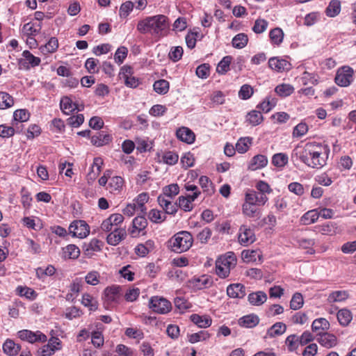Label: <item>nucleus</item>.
Here are the masks:
<instances>
[{
    "label": "nucleus",
    "mask_w": 356,
    "mask_h": 356,
    "mask_svg": "<svg viewBox=\"0 0 356 356\" xmlns=\"http://www.w3.org/2000/svg\"><path fill=\"white\" fill-rule=\"evenodd\" d=\"M299 339L296 334H291L287 337L285 343L289 352L295 351L298 347Z\"/></svg>",
    "instance_id": "63"
},
{
    "label": "nucleus",
    "mask_w": 356,
    "mask_h": 356,
    "mask_svg": "<svg viewBox=\"0 0 356 356\" xmlns=\"http://www.w3.org/2000/svg\"><path fill=\"white\" fill-rule=\"evenodd\" d=\"M193 243L192 234L187 231H181L175 234L168 241V246L177 253L188 250Z\"/></svg>",
    "instance_id": "3"
},
{
    "label": "nucleus",
    "mask_w": 356,
    "mask_h": 356,
    "mask_svg": "<svg viewBox=\"0 0 356 356\" xmlns=\"http://www.w3.org/2000/svg\"><path fill=\"white\" fill-rule=\"evenodd\" d=\"M210 334L207 331H200L197 333H193L188 335V341L191 343H195L201 341H205L209 339Z\"/></svg>",
    "instance_id": "56"
},
{
    "label": "nucleus",
    "mask_w": 356,
    "mask_h": 356,
    "mask_svg": "<svg viewBox=\"0 0 356 356\" xmlns=\"http://www.w3.org/2000/svg\"><path fill=\"white\" fill-rule=\"evenodd\" d=\"M149 200V195L147 193H142L139 194L136 199L134 200L133 202L136 204L138 209H140V214L146 213V207L145 204Z\"/></svg>",
    "instance_id": "39"
},
{
    "label": "nucleus",
    "mask_w": 356,
    "mask_h": 356,
    "mask_svg": "<svg viewBox=\"0 0 356 356\" xmlns=\"http://www.w3.org/2000/svg\"><path fill=\"white\" fill-rule=\"evenodd\" d=\"M304 299L300 293H295L290 301V308L293 310H298L302 307Z\"/></svg>",
    "instance_id": "51"
},
{
    "label": "nucleus",
    "mask_w": 356,
    "mask_h": 356,
    "mask_svg": "<svg viewBox=\"0 0 356 356\" xmlns=\"http://www.w3.org/2000/svg\"><path fill=\"white\" fill-rule=\"evenodd\" d=\"M56 273V268L52 265H48L46 268L38 267L35 269L36 277L42 281H44L47 276H52Z\"/></svg>",
    "instance_id": "31"
},
{
    "label": "nucleus",
    "mask_w": 356,
    "mask_h": 356,
    "mask_svg": "<svg viewBox=\"0 0 356 356\" xmlns=\"http://www.w3.org/2000/svg\"><path fill=\"white\" fill-rule=\"evenodd\" d=\"M124 180L120 176H114L110 178V181L108 182V186L106 189L108 190L111 193H115L116 191H120L123 186Z\"/></svg>",
    "instance_id": "35"
},
{
    "label": "nucleus",
    "mask_w": 356,
    "mask_h": 356,
    "mask_svg": "<svg viewBox=\"0 0 356 356\" xmlns=\"http://www.w3.org/2000/svg\"><path fill=\"white\" fill-rule=\"evenodd\" d=\"M248 42V35L245 33H238L235 35L232 39V45L237 49H242L245 47Z\"/></svg>",
    "instance_id": "45"
},
{
    "label": "nucleus",
    "mask_w": 356,
    "mask_h": 356,
    "mask_svg": "<svg viewBox=\"0 0 356 356\" xmlns=\"http://www.w3.org/2000/svg\"><path fill=\"white\" fill-rule=\"evenodd\" d=\"M249 302L252 305L259 306L263 305L267 300L266 293L261 291L251 293L248 297Z\"/></svg>",
    "instance_id": "27"
},
{
    "label": "nucleus",
    "mask_w": 356,
    "mask_h": 356,
    "mask_svg": "<svg viewBox=\"0 0 356 356\" xmlns=\"http://www.w3.org/2000/svg\"><path fill=\"white\" fill-rule=\"evenodd\" d=\"M149 218L153 222L159 223L165 220L166 214L161 211L152 209L149 211Z\"/></svg>",
    "instance_id": "61"
},
{
    "label": "nucleus",
    "mask_w": 356,
    "mask_h": 356,
    "mask_svg": "<svg viewBox=\"0 0 356 356\" xmlns=\"http://www.w3.org/2000/svg\"><path fill=\"white\" fill-rule=\"evenodd\" d=\"M286 330V326L282 322L275 323L268 330L266 335L270 338L283 334Z\"/></svg>",
    "instance_id": "30"
},
{
    "label": "nucleus",
    "mask_w": 356,
    "mask_h": 356,
    "mask_svg": "<svg viewBox=\"0 0 356 356\" xmlns=\"http://www.w3.org/2000/svg\"><path fill=\"white\" fill-rule=\"evenodd\" d=\"M17 291L21 296H24L28 299L34 300L37 294L34 290L26 286H19L17 288Z\"/></svg>",
    "instance_id": "60"
},
{
    "label": "nucleus",
    "mask_w": 356,
    "mask_h": 356,
    "mask_svg": "<svg viewBox=\"0 0 356 356\" xmlns=\"http://www.w3.org/2000/svg\"><path fill=\"white\" fill-rule=\"evenodd\" d=\"M319 218L318 209H313L306 212L300 218L304 225L314 223Z\"/></svg>",
    "instance_id": "37"
},
{
    "label": "nucleus",
    "mask_w": 356,
    "mask_h": 356,
    "mask_svg": "<svg viewBox=\"0 0 356 356\" xmlns=\"http://www.w3.org/2000/svg\"><path fill=\"white\" fill-rule=\"evenodd\" d=\"M250 144L251 138H241L236 144V149L238 153L243 154L248 150Z\"/></svg>",
    "instance_id": "58"
},
{
    "label": "nucleus",
    "mask_w": 356,
    "mask_h": 356,
    "mask_svg": "<svg viewBox=\"0 0 356 356\" xmlns=\"http://www.w3.org/2000/svg\"><path fill=\"white\" fill-rule=\"evenodd\" d=\"M354 71L349 66H343L337 70L335 83L341 87L348 86L353 81Z\"/></svg>",
    "instance_id": "6"
},
{
    "label": "nucleus",
    "mask_w": 356,
    "mask_h": 356,
    "mask_svg": "<svg viewBox=\"0 0 356 356\" xmlns=\"http://www.w3.org/2000/svg\"><path fill=\"white\" fill-rule=\"evenodd\" d=\"M171 200L162 195L158 197V202L165 211V214H174L177 211V203L172 202Z\"/></svg>",
    "instance_id": "20"
},
{
    "label": "nucleus",
    "mask_w": 356,
    "mask_h": 356,
    "mask_svg": "<svg viewBox=\"0 0 356 356\" xmlns=\"http://www.w3.org/2000/svg\"><path fill=\"white\" fill-rule=\"evenodd\" d=\"M63 257L66 259H76L80 254L79 248L75 245H68L63 248Z\"/></svg>",
    "instance_id": "38"
},
{
    "label": "nucleus",
    "mask_w": 356,
    "mask_h": 356,
    "mask_svg": "<svg viewBox=\"0 0 356 356\" xmlns=\"http://www.w3.org/2000/svg\"><path fill=\"white\" fill-rule=\"evenodd\" d=\"M170 27L169 19L164 15H156L147 17L140 20L137 24V30L143 34L151 33L152 35L163 37L168 33Z\"/></svg>",
    "instance_id": "2"
},
{
    "label": "nucleus",
    "mask_w": 356,
    "mask_h": 356,
    "mask_svg": "<svg viewBox=\"0 0 356 356\" xmlns=\"http://www.w3.org/2000/svg\"><path fill=\"white\" fill-rule=\"evenodd\" d=\"M259 207V205L243 203L242 205V213L248 218H259L261 216V212Z\"/></svg>",
    "instance_id": "24"
},
{
    "label": "nucleus",
    "mask_w": 356,
    "mask_h": 356,
    "mask_svg": "<svg viewBox=\"0 0 356 356\" xmlns=\"http://www.w3.org/2000/svg\"><path fill=\"white\" fill-rule=\"evenodd\" d=\"M191 320L193 323L202 328H206L211 325L212 320L209 316H200L199 314H192Z\"/></svg>",
    "instance_id": "29"
},
{
    "label": "nucleus",
    "mask_w": 356,
    "mask_h": 356,
    "mask_svg": "<svg viewBox=\"0 0 356 356\" xmlns=\"http://www.w3.org/2000/svg\"><path fill=\"white\" fill-rule=\"evenodd\" d=\"M330 328L329 321L324 318L315 319L312 325V329L314 332L319 330H327Z\"/></svg>",
    "instance_id": "47"
},
{
    "label": "nucleus",
    "mask_w": 356,
    "mask_h": 356,
    "mask_svg": "<svg viewBox=\"0 0 356 356\" xmlns=\"http://www.w3.org/2000/svg\"><path fill=\"white\" fill-rule=\"evenodd\" d=\"M69 231L73 236L80 238L86 237L90 232L88 225L83 220H75L72 222L69 227Z\"/></svg>",
    "instance_id": "9"
},
{
    "label": "nucleus",
    "mask_w": 356,
    "mask_h": 356,
    "mask_svg": "<svg viewBox=\"0 0 356 356\" xmlns=\"http://www.w3.org/2000/svg\"><path fill=\"white\" fill-rule=\"evenodd\" d=\"M268 200V198L266 195L259 194L255 191L249 190L245 193L244 203L263 206L267 202Z\"/></svg>",
    "instance_id": "13"
},
{
    "label": "nucleus",
    "mask_w": 356,
    "mask_h": 356,
    "mask_svg": "<svg viewBox=\"0 0 356 356\" xmlns=\"http://www.w3.org/2000/svg\"><path fill=\"white\" fill-rule=\"evenodd\" d=\"M341 10V3L339 0H332L326 8L325 13L328 17H334L339 15Z\"/></svg>",
    "instance_id": "42"
},
{
    "label": "nucleus",
    "mask_w": 356,
    "mask_h": 356,
    "mask_svg": "<svg viewBox=\"0 0 356 356\" xmlns=\"http://www.w3.org/2000/svg\"><path fill=\"white\" fill-rule=\"evenodd\" d=\"M169 82L165 79L156 81L153 85L154 90L159 95H165L169 90Z\"/></svg>",
    "instance_id": "44"
},
{
    "label": "nucleus",
    "mask_w": 356,
    "mask_h": 356,
    "mask_svg": "<svg viewBox=\"0 0 356 356\" xmlns=\"http://www.w3.org/2000/svg\"><path fill=\"white\" fill-rule=\"evenodd\" d=\"M294 87L289 83H282L277 85L275 88V92L281 97H286L293 93Z\"/></svg>",
    "instance_id": "32"
},
{
    "label": "nucleus",
    "mask_w": 356,
    "mask_h": 356,
    "mask_svg": "<svg viewBox=\"0 0 356 356\" xmlns=\"http://www.w3.org/2000/svg\"><path fill=\"white\" fill-rule=\"evenodd\" d=\"M176 136L180 140L191 144L195 141V136L188 128L182 127L177 130Z\"/></svg>",
    "instance_id": "23"
},
{
    "label": "nucleus",
    "mask_w": 356,
    "mask_h": 356,
    "mask_svg": "<svg viewBox=\"0 0 356 356\" xmlns=\"http://www.w3.org/2000/svg\"><path fill=\"white\" fill-rule=\"evenodd\" d=\"M277 102L276 98L267 96L264 101L257 106V108L264 113H268L275 106Z\"/></svg>",
    "instance_id": "34"
},
{
    "label": "nucleus",
    "mask_w": 356,
    "mask_h": 356,
    "mask_svg": "<svg viewBox=\"0 0 356 356\" xmlns=\"http://www.w3.org/2000/svg\"><path fill=\"white\" fill-rule=\"evenodd\" d=\"M232 58L230 56H226L219 62L216 67V72L220 74H225L229 70V65Z\"/></svg>",
    "instance_id": "46"
},
{
    "label": "nucleus",
    "mask_w": 356,
    "mask_h": 356,
    "mask_svg": "<svg viewBox=\"0 0 356 356\" xmlns=\"http://www.w3.org/2000/svg\"><path fill=\"white\" fill-rule=\"evenodd\" d=\"M124 221V216L120 213H113L108 218L103 220L101 225V229L105 232H113L114 227H118V225Z\"/></svg>",
    "instance_id": "10"
},
{
    "label": "nucleus",
    "mask_w": 356,
    "mask_h": 356,
    "mask_svg": "<svg viewBox=\"0 0 356 356\" xmlns=\"http://www.w3.org/2000/svg\"><path fill=\"white\" fill-rule=\"evenodd\" d=\"M268 66L277 72L289 70L291 68V64L287 60L277 57L270 58L268 60Z\"/></svg>",
    "instance_id": "18"
},
{
    "label": "nucleus",
    "mask_w": 356,
    "mask_h": 356,
    "mask_svg": "<svg viewBox=\"0 0 356 356\" xmlns=\"http://www.w3.org/2000/svg\"><path fill=\"white\" fill-rule=\"evenodd\" d=\"M300 79H301L302 83L304 86H306L308 84L317 85L318 83V76L316 74L309 73L307 71H305L302 73Z\"/></svg>",
    "instance_id": "54"
},
{
    "label": "nucleus",
    "mask_w": 356,
    "mask_h": 356,
    "mask_svg": "<svg viewBox=\"0 0 356 356\" xmlns=\"http://www.w3.org/2000/svg\"><path fill=\"white\" fill-rule=\"evenodd\" d=\"M192 286L197 290L208 289L213 285L212 278L207 275H204L198 277H193L191 280Z\"/></svg>",
    "instance_id": "16"
},
{
    "label": "nucleus",
    "mask_w": 356,
    "mask_h": 356,
    "mask_svg": "<svg viewBox=\"0 0 356 356\" xmlns=\"http://www.w3.org/2000/svg\"><path fill=\"white\" fill-rule=\"evenodd\" d=\"M60 106L62 111L66 115H70L75 110L81 111L83 109L82 106L81 108H79L76 104L73 102L72 98L67 96L63 97L60 99Z\"/></svg>",
    "instance_id": "19"
},
{
    "label": "nucleus",
    "mask_w": 356,
    "mask_h": 356,
    "mask_svg": "<svg viewBox=\"0 0 356 356\" xmlns=\"http://www.w3.org/2000/svg\"><path fill=\"white\" fill-rule=\"evenodd\" d=\"M352 318V314L349 309H342L337 313V319L341 325H348Z\"/></svg>",
    "instance_id": "43"
},
{
    "label": "nucleus",
    "mask_w": 356,
    "mask_h": 356,
    "mask_svg": "<svg viewBox=\"0 0 356 356\" xmlns=\"http://www.w3.org/2000/svg\"><path fill=\"white\" fill-rule=\"evenodd\" d=\"M21 346L12 339H7L3 344L4 353L10 356L17 355L20 351Z\"/></svg>",
    "instance_id": "28"
},
{
    "label": "nucleus",
    "mask_w": 356,
    "mask_h": 356,
    "mask_svg": "<svg viewBox=\"0 0 356 356\" xmlns=\"http://www.w3.org/2000/svg\"><path fill=\"white\" fill-rule=\"evenodd\" d=\"M349 297L348 291H335L331 293L327 297V302L329 303L340 302L345 301Z\"/></svg>",
    "instance_id": "33"
},
{
    "label": "nucleus",
    "mask_w": 356,
    "mask_h": 356,
    "mask_svg": "<svg viewBox=\"0 0 356 356\" xmlns=\"http://www.w3.org/2000/svg\"><path fill=\"white\" fill-rule=\"evenodd\" d=\"M256 241V236L253 229L247 225H243L239 228L238 242L243 246L253 243Z\"/></svg>",
    "instance_id": "12"
},
{
    "label": "nucleus",
    "mask_w": 356,
    "mask_h": 356,
    "mask_svg": "<svg viewBox=\"0 0 356 356\" xmlns=\"http://www.w3.org/2000/svg\"><path fill=\"white\" fill-rule=\"evenodd\" d=\"M120 289L119 286H112L105 289L104 300L107 308L113 307L118 302L120 298Z\"/></svg>",
    "instance_id": "8"
},
{
    "label": "nucleus",
    "mask_w": 356,
    "mask_h": 356,
    "mask_svg": "<svg viewBox=\"0 0 356 356\" xmlns=\"http://www.w3.org/2000/svg\"><path fill=\"white\" fill-rule=\"evenodd\" d=\"M247 121L251 125L256 126L263 121V116L260 111L253 110L247 115Z\"/></svg>",
    "instance_id": "50"
},
{
    "label": "nucleus",
    "mask_w": 356,
    "mask_h": 356,
    "mask_svg": "<svg viewBox=\"0 0 356 356\" xmlns=\"http://www.w3.org/2000/svg\"><path fill=\"white\" fill-rule=\"evenodd\" d=\"M308 131V126L305 122H300L297 124L293 130V137L300 138L305 136Z\"/></svg>",
    "instance_id": "64"
},
{
    "label": "nucleus",
    "mask_w": 356,
    "mask_h": 356,
    "mask_svg": "<svg viewBox=\"0 0 356 356\" xmlns=\"http://www.w3.org/2000/svg\"><path fill=\"white\" fill-rule=\"evenodd\" d=\"M149 307L155 313L166 314L172 310V304L166 298L153 296L149 299Z\"/></svg>",
    "instance_id": "5"
},
{
    "label": "nucleus",
    "mask_w": 356,
    "mask_h": 356,
    "mask_svg": "<svg viewBox=\"0 0 356 356\" xmlns=\"http://www.w3.org/2000/svg\"><path fill=\"white\" fill-rule=\"evenodd\" d=\"M127 236L126 229L124 228L114 227L106 237L107 243L111 245H117L119 243L125 238Z\"/></svg>",
    "instance_id": "17"
},
{
    "label": "nucleus",
    "mask_w": 356,
    "mask_h": 356,
    "mask_svg": "<svg viewBox=\"0 0 356 356\" xmlns=\"http://www.w3.org/2000/svg\"><path fill=\"white\" fill-rule=\"evenodd\" d=\"M179 192V187L177 184H172L163 188V193L161 195L165 197L172 199Z\"/></svg>",
    "instance_id": "48"
},
{
    "label": "nucleus",
    "mask_w": 356,
    "mask_h": 356,
    "mask_svg": "<svg viewBox=\"0 0 356 356\" xmlns=\"http://www.w3.org/2000/svg\"><path fill=\"white\" fill-rule=\"evenodd\" d=\"M259 323V318L257 315L249 314L238 319V325L246 328H252Z\"/></svg>",
    "instance_id": "26"
},
{
    "label": "nucleus",
    "mask_w": 356,
    "mask_h": 356,
    "mask_svg": "<svg viewBox=\"0 0 356 356\" xmlns=\"http://www.w3.org/2000/svg\"><path fill=\"white\" fill-rule=\"evenodd\" d=\"M81 303L85 307H88L90 311H95L98 307L97 301L88 293H85L82 296Z\"/></svg>",
    "instance_id": "49"
},
{
    "label": "nucleus",
    "mask_w": 356,
    "mask_h": 356,
    "mask_svg": "<svg viewBox=\"0 0 356 356\" xmlns=\"http://www.w3.org/2000/svg\"><path fill=\"white\" fill-rule=\"evenodd\" d=\"M289 162V156L285 153H277L272 157V163L277 168H283Z\"/></svg>",
    "instance_id": "40"
},
{
    "label": "nucleus",
    "mask_w": 356,
    "mask_h": 356,
    "mask_svg": "<svg viewBox=\"0 0 356 356\" xmlns=\"http://www.w3.org/2000/svg\"><path fill=\"white\" fill-rule=\"evenodd\" d=\"M330 154L329 147L321 143H307L303 147H296L292 152L296 158L307 166L320 169L327 163Z\"/></svg>",
    "instance_id": "1"
},
{
    "label": "nucleus",
    "mask_w": 356,
    "mask_h": 356,
    "mask_svg": "<svg viewBox=\"0 0 356 356\" xmlns=\"http://www.w3.org/2000/svg\"><path fill=\"white\" fill-rule=\"evenodd\" d=\"M100 274L97 270H91L85 276V280L88 284L96 286L100 282Z\"/></svg>",
    "instance_id": "57"
},
{
    "label": "nucleus",
    "mask_w": 356,
    "mask_h": 356,
    "mask_svg": "<svg viewBox=\"0 0 356 356\" xmlns=\"http://www.w3.org/2000/svg\"><path fill=\"white\" fill-rule=\"evenodd\" d=\"M268 159L265 155L257 154L252 158L248 164V170L254 171L266 167L268 164Z\"/></svg>",
    "instance_id": "21"
},
{
    "label": "nucleus",
    "mask_w": 356,
    "mask_h": 356,
    "mask_svg": "<svg viewBox=\"0 0 356 356\" xmlns=\"http://www.w3.org/2000/svg\"><path fill=\"white\" fill-rule=\"evenodd\" d=\"M236 256L232 252H228L225 255L221 256L216 261V274L221 278L228 277L231 269L236 266Z\"/></svg>",
    "instance_id": "4"
},
{
    "label": "nucleus",
    "mask_w": 356,
    "mask_h": 356,
    "mask_svg": "<svg viewBox=\"0 0 356 356\" xmlns=\"http://www.w3.org/2000/svg\"><path fill=\"white\" fill-rule=\"evenodd\" d=\"M284 32L280 28H275L270 31L269 38L273 44L280 45L284 39Z\"/></svg>",
    "instance_id": "36"
},
{
    "label": "nucleus",
    "mask_w": 356,
    "mask_h": 356,
    "mask_svg": "<svg viewBox=\"0 0 356 356\" xmlns=\"http://www.w3.org/2000/svg\"><path fill=\"white\" fill-rule=\"evenodd\" d=\"M145 214L139 215L132 221V226L129 229V232L132 237H136L147 226V220L144 216Z\"/></svg>",
    "instance_id": "14"
},
{
    "label": "nucleus",
    "mask_w": 356,
    "mask_h": 356,
    "mask_svg": "<svg viewBox=\"0 0 356 356\" xmlns=\"http://www.w3.org/2000/svg\"><path fill=\"white\" fill-rule=\"evenodd\" d=\"M287 201L283 197H277L275 200L274 208L276 212L280 213L282 216L287 214Z\"/></svg>",
    "instance_id": "53"
},
{
    "label": "nucleus",
    "mask_w": 356,
    "mask_h": 356,
    "mask_svg": "<svg viewBox=\"0 0 356 356\" xmlns=\"http://www.w3.org/2000/svg\"><path fill=\"white\" fill-rule=\"evenodd\" d=\"M102 242L97 239H92L88 245H86L85 252L87 255L92 254V252L101 250Z\"/></svg>",
    "instance_id": "55"
},
{
    "label": "nucleus",
    "mask_w": 356,
    "mask_h": 356,
    "mask_svg": "<svg viewBox=\"0 0 356 356\" xmlns=\"http://www.w3.org/2000/svg\"><path fill=\"white\" fill-rule=\"evenodd\" d=\"M317 341L326 348L334 347L338 342L337 337L330 332H322L318 334Z\"/></svg>",
    "instance_id": "15"
},
{
    "label": "nucleus",
    "mask_w": 356,
    "mask_h": 356,
    "mask_svg": "<svg viewBox=\"0 0 356 356\" xmlns=\"http://www.w3.org/2000/svg\"><path fill=\"white\" fill-rule=\"evenodd\" d=\"M83 314V312L78 307L73 306L67 307L65 309V317L68 320L79 318Z\"/></svg>",
    "instance_id": "59"
},
{
    "label": "nucleus",
    "mask_w": 356,
    "mask_h": 356,
    "mask_svg": "<svg viewBox=\"0 0 356 356\" xmlns=\"http://www.w3.org/2000/svg\"><path fill=\"white\" fill-rule=\"evenodd\" d=\"M241 257L245 262H252L261 259V254L257 250H244L241 252Z\"/></svg>",
    "instance_id": "41"
},
{
    "label": "nucleus",
    "mask_w": 356,
    "mask_h": 356,
    "mask_svg": "<svg viewBox=\"0 0 356 356\" xmlns=\"http://www.w3.org/2000/svg\"><path fill=\"white\" fill-rule=\"evenodd\" d=\"M17 335L22 340L31 343L37 341L44 342L47 339V336L40 331L32 332L29 330H22L17 332Z\"/></svg>",
    "instance_id": "11"
},
{
    "label": "nucleus",
    "mask_w": 356,
    "mask_h": 356,
    "mask_svg": "<svg viewBox=\"0 0 356 356\" xmlns=\"http://www.w3.org/2000/svg\"><path fill=\"white\" fill-rule=\"evenodd\" d=\"M227 294L232 298H243L245 296V286L241 284H229L227 288Z\"/></svg>",
    "instance_id": "22"
},
{
    "label": "nucleus",
    "mask_w": 356,
    "mask_h": 356,
    "mask_svg": "<svg viewBox=\"0 0 356 356\" xmlns=\"http://www.w3.org/2000/svg\"><path fill=\"white\" fill-rule=\"evenodd\" d=\"M22 56L23 58L17 60L19 70H29L31 67H35L40 64V58L33 56L28 50L23 51Z\"/></svg>",
    "instance_id": "7"
},
{
    "label": "nucleus",
    "mask_w": 356,
    "mask_h": 356,
    "mask_svg": "<svg viewBox=\"0 0 356 356\" xmlns=\"http://www.w3.org/2000/svg\"><path fill=\"white\" fill-rule=\"evenodd\" d=\"M128 54V49L127 47L122 46L119 47L114 55V60L118 65L122 64L124 59L127 58Z\"/></svg>",
    "instance_id": "62"
},
{
    "label": "nucleus",
    "mask_w": 356,
    "mask_h": 356,
    "mask_svg": "<svg viewBox=\"0 0 356 356\" xmlns=\"http://www.w3.org/2000/svg\"><path fill=\"white\" fill-rule=\"evenodd\" d=\"M14 104L12 96L5 92H0V109L11 107Z\"/></svg>",
    "instance_id": "52"
},
{
    "label": "nucleus",
    "mask_w": 356,
    "mask_h": 356,
    "mask_svg": "<svg viewBox=\"0 0 356 356\" xmlns=\"http://www.w3.org/2000/svg\"><path fill=\"white\" fill-rule=\"evenodd\" d=\"M112 140L111 135L102 131L91 137V143L97 147L108 144Z\"/></svg>",
    "instance_id": "25"
}]
</instances>
